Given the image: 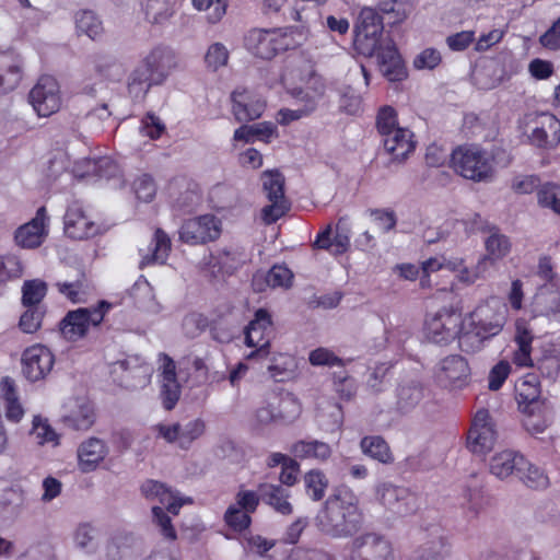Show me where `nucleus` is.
Returning <instances> with one entry per match:
<instances>
[{
	"label": "nucleus",
	"instance_id": "f257e3e1",
	"mask_svg": "<svg viewBox=\"0 0 560 560\" xmlns=\"http://www.w3.org/2000/svg\"><path fill=\"white\" fill-rule=\"evenodd\" d=\"M322 529L334 537H347L357 533L362 523L359 498L347 487H340L326 501L318 516Z\"/></svg>",
	"mask_w": 560,
	"mask_h": 560
},
{
	"label": "nucleus",
	"instance_id": "f03ea898",
	"mask_svg": "<svg viewBox=\"0 0 560 560\" xmlns=\"http://www.w3.org/2000/svg\"><path fill=\"white\" fill-rule=\"evenodd\" d=\"M508 317V307L498 299H489L479 304L470 314L475 334H465L460 338V348L465 352H476L483 341L499 335Z\"/></svg>",
	"mask_w": 560,
	"mask_h": 560
},
{
	"label": "nucleus",
	"instance_id": "7ed1b4c3",
	"mask_svg": "<svg viewBox=\"0 0 560 560\" xmlns=\"http://www.w3.org/2000/svg\"><path fill=\"white\" fill-rule=\"evenodd\" d=\"M296 30L293 27H253L243 38L245 49L256 58L271 60L281 52L295 48Z\"/></svg>",
	"mask_w": 560,
	"mask_h": 560
},
{
	"label": "nucleus",
	"instance_id": "20e7f679",
	"mask_svg": "<svg viewBox=\"0 0 560 560\" xmlns=\"http://www.w3.org/2000/svg\"><path fill=\"white\" fill-rule=\"evenodd\" d=\"M302 413V404L292 394L272 395L256 408L252 416V425L262 429L271 424H288L295 421Z\"/></svg>",
	"mask_w": 560,
	"mask_h": 560
},
{
	"label": "nucleus",
	"instance_id": "39448f33",
	"mask_svg": "<svg viewBox=\"0 0 560 560\" xmlns=\"http://www.w3.org/2000/svg\"><path fill=\"white\" fill-rule=\"evenodd\" d=\"M454 171L472 182H490L494 170L487 152L477 145H460L451 155Z\"/></svg>",
	"mask_w": 560,
	"mask_h": 560
},
{
	"label": "nucleus",
	"instance_id": "423d86ee",
	"mask_svg": "<svg viewBox=\"0 0 560 560\" xmlns=\"http://www.w3.org/2000/svg\"><path fill=\"white\" fill-rule=\"evenodd\" d=\"M112 304L103 300L93 307H79L69 311L60 322V331L63 338L69 341L84 338L92 327L102 324Z\"/></svg>",
	"mask_w": 560,
	"mask_h": 560
},
{
	"label": "nucleus",
	"instance_id": "0eeeda50",
	"mask_svg": "<svg viewBox=\"0 0 560 560\" xmlns=\"http://www.w3.org/2000/svg\"><path fill=\"white\" fill-rule=\"evenodd\" d=\"M520 125L529 142L542 149H552L560 143V120L550 113H529Z\"/></svg>",
	"mask_w": 560,
	"mask_h": 560
},
{
	"label": "nucleus",
	"instance_id": "6e6552de",
	"mask_svg": "<svg viewBox=\"0 0 560 560\" xmlns=\"http://www.w3.org/2000/svg\"><path fill=\"white\" fill-rule=\"evenodd\" d=\"M463 323V312L458 306H443L427 316L424 334L434 343H448L458 336Z\"/></svg>",
	"mask_w": 560,
	"mask_h": 560
},
{
	"label": "nucleus",
	"instance_id": "1a4fd4ad",
	"mask_svg": "<svg viewBox=\"0 0 560 560\" xmlns=\"http://www.w3.org/2000/svg\"><path fill=\"white\" fill-rule=\"evenodd\" d=\"M174 67V57L171 51L162 48L153 49L143 60L141 67L136 69L129 82V88L147 84H160Z\"/></svg>",
	"mask_w": 560,
	"mask_h": 560
},
{
	"label": "nucleus",
	"instance_id": "9d476101",
	"mask_svg": "<svg viewBox=\"0 0 560 560\" xmlns=\"http://www.w3.org/2000/svg\"><path fill=\"white\" fill-rule=\"evenodd\" d=\"M262 188L270 205L261 210L266 224L275 223L290 209V202L284 196V177L278 171H265L261 175Z\"/></svg>",
	"mask_w": 560,
	"mask_h": 560
},
{
	"label": "nucleus",
	"instance_id": "9b49d317",
	"mask_svg": "<svg viewBox=\"0 0 560 560\" xmlns=\"http://www.w3.org/2000/svg\"><path fill=\"white\" fill-rule=\"evenodd\" d=\"M206 428L205 420L196 418L185 424L179 422L158 423L153 430L156 432V438L163 439L170 444H176L183 450H188L196 440L205 434Z\"/></svg>",
	"mask_w": 560,
	"mask_h": 560
},
{
	"label": "nucleus",
	"instance_id": "f8f14e48",
	"mask_svg": "<svg viewBox=\"0 0 560 560\" xmlns=\"http://www.w3.org/2000/svg\"><path fill=\"white\" fill-rule=\"evenodd\" d=\"M28 97L34 110L42 117L51 116L62 105L59 83L51 75H42Z\"/></svg>",
	"mask_w": 560,
	"mask_h": 560
},
{
	"label": "nucleus",
	"instance_id": "ddd939ff",
	"mask_svg": "<svg viewBox=\"0 0 560 560\" xmlns=\"http://www.w3.org/2000/svg\"><path fill=\"white\" fill-rule=\"evenodd\" d=\"M221 235V221L212 214L186 220L179 229V240L189 245L213 242Z\"/></svg>",
	"mask_w": 560,
	"mask_h": 560
},
{
	"label": "nucleus",
	"instance_id": "4468645a",
	"mask_svg": "<svg viewBox=\"0 0 560 560\" xmlns=\"http://www.w3.org/2000/svg\"><path fill=\"white\" fill-rule=\"evenodd\" d=\"M54 364L55 355L46 346L33 345L22 353V374L32 383L45 380L50 374Z\"/></svg>",
	"mask_w": 560,
	"mask_h": 560
},
{
	"label": "nucleus",
	"instance_id": "2eb2a0df",
	"mask_svg": "<svg viewBox=\"0 0 560 560\" xmlns=\"http://www.w3.org/2000/svg\"><path fill=\"white\" fill-rule=\"evenodd\" d=\"M271 318L267 311L260 308L256 312L255 318L248 324L245 330V343L256 348L247 354V360L257 358L265 359L269 354L270 335L272 332Z\"/></svg>",
	"mask_w": 560,
	"mask_h": 560
},
{
	"label": "nucleus",
	"instance_id": "dca6fc26",
	"mask_svg": "<svg viewBox=\"0 0 560 560\" xmlns=\"http://www.w3.org/2000/svg\"><path fill=\"white\" fill-rule=\"evenodd\" d=\"M489 411L480 409L476 412L468 433V447L475 454L490 452L497 442V431Z\"/></svg>",
	"mask_w": 560,
	"mask_h": 560
},
{
	"label": "nucleus",
	"instance_id": "f3484780",
	"mask_svg": "<svg viewBox=\"0 0 560 560\" xmlns=\"http://www.w3.org/2000/svg\"><path fill=\"white\" fill-rule=\"evenodd\" d=\"M359 560H396L392 541L376 533H365L352 541Z\"/></svg>",
	"mask_w": 560,
	"mask_h": 560
},
{
	"label": "nucleus",
	"instance_id": "a211bd4d",
	"mask_svg": "<svg viewBox=\"0 0 560 560\" xmlns=\"http://www.w3.org/2000/svg\"><path fill=\"white\" fill-rule=\"evenodd\" d=\"M232 113L240 122L256 120L266 109V102L255 92L242 88L231 94Z\"/></svg>",
	"mask_w": 560,
	"mask_h": 560
},
{
	"label": "nucleus",
	"instance_id": "6ab92c4d",
	"mask_svg": "<svg viewBox=\"0 0 560 560\" xmlns=\"http://www.w3.org/2000/svg\"><path fill=\"white\" fill-rule=\"evenodd\" d=\"M378 501L398 515H407L416 510V498L406 488L383 482L376 488Z\"/></svg>",
	"mask_w": 560,
	"mask_h": 560
},
{
	"label": "nucleus",
	"instance_id": "aec40b11",
	"mask_svg": "<svg viewBox=\"0 0 560 560\" xmlns=\"http://www.w3.org/2000/svg\"><path fill=\"white\" fill-rule=\"evenodd\" d=\"M65 232L74 240H84L95 236L100 225L84 211L83 207L73 202L68 207L65 218Z\"/></svg>",
	"mask_w": 560,
	"mask_h": 560
},
{
	"label": "nucleus",
	"instance_id": "412c9836",
	"mask_svg": "<svg viewBox=\"0 0 560 560\" xmlns=\"http://www.w3.org/2000/svg\"><path fill=\"white\" fill-rule=\"evenodd\" d=\"M48 217L45 207L38 208L36 215L27 223L20 226L15 232L16 243L24 248H35L45 241Z\"/></svg>",
	"mask_w": 560,
	"mask_h": 560
},
{
	"label": "nucleus",
	"instance_id": "4be33fe9",
	"mask_svg": "<svg viewBox=\"0 0 560 560\" xmlns=\"http://www.w3.org/2000/svg\"><path fill=\"white\" fill-rule=\"evenodd\" d=\"M384 150L393 162L406 161L416 150L415 135L408 128L401 127L382 138Z\"/></svg>",
	"mask_w": 560,
	"mask_h": 560
},
{
	"label": "nucleus",
	"instance_id": "5701e85b",
	"mask_svg": "<svg viewBox=\"0 0 560 560\" xmlns=\"http://www.w3.org/2000/svg\"><path fill=\"white\" fill-rule=\"evenodd\" d=\"M470 371L468 362L458 354L444 358L438 368L436 377L445 386L462 387L466 384Z\"/></svg>",
	"mask_w": 560,
	"mask_h": 560
},
{
	"label": "nucleus",
	"instance_id": "b1692460",
	"mask_svg": "<svg viewBox=\"0 0 560 560\" xmlns=\"http://www.w3.org/2000/svg\"><path fill=\"white\" fill-rule=\"evenodd\" d=\"M107 454L108 447L103 440L89 438L79 445L77 451L79 469L82 472L94 471Z\"/></svg>",
	"mask_w": 560,
	"mask_h": 560
},
{
	"label": "nucleus",
	"instance_id": "393cba45",
	"mask_svg": "<svg viewBox=\"0 0 560 560\" xmlns=\"http://www.w3.org/2000/svg\"><path fill=\"white\" fill-rule=\"evenodd\" d=\"M374 56L377 58L382 73L389 81H400L405 78L404 62L390 38H386L384 46Z\"/></svg>",
	"mask_w": 560,
	"mask_h": 560
},
{
	"label": "nucleus",
	"instance_id": "a878e982",
	"mask_svg": "<svg viewBox=\"0 0 560 560\" xmlns=\"http://www.w3.org/2000/svg\"><path fill=\"white\" fill-rule=\"evenodd\" d=\"M1 402L4 417L9 422L19 423L25 416L15 381L5 376L0 382Z\"/></svg>",
	"mask_w": 560,
	"mask_h": 560
},
{
	"label": "nucleus",
	"instance_id": "bb28decb",
	"mask_svg": "<svg viewBox=\"0 0 560 560\" xmlns=\"http://www.w3.org/2000/svg\"><path fill=\"white\" fill-rule=\"evenodd\" d=\"M516 400L520 410H529V408H538L540 404H545L540 399V383L538 376L528 373L520 378L515 384Z\"/></svg>",
	"mask_w": 560,
	"mask_h": 560
},
{
	"label": "nucleus",
	"instance_id": "cd10ccee",
	"mask_svg": "<svg viewBox=\"0 0 560 560\" xmlns=\"http://www.w3.org/2000/svg\"><path fill=\"white\" fill-rule=\"evenodd\" d=\"M525 458L517 452L505 450L497 453L490 460V472L499 479H505L514 472L524 470Z\"/></svg>",
	"mask_w": 560,
	"mask_h": 560
},
{
	"label": "nucleus",
	"instance_id": "c85d7f7f",
	"mask_svg": "<svg viewBox=\"0 0 560 560\" xmlns=\"http://www.w3.org/2000/svg\"><path fill=\"white\" fill-rule=\"evenodd\" d=\"M23 74L21 59L12 54L0 52V95L14 90Z\"/></svg>",
	"mask_w": 560,
	"mask_h": 560
},
{
	"label": "nucleus",
	"instance_id": "c756f323",
	"mask_svg": "<svg viewBox=\"0 0 560 560\" xmlns=\"http://www.w3.org/2000/svg\"><path fill=\"white\" fill-rule=\"evenodd\" d=\"M261 500L282 515H291L293 505L290 503V492L280 485L260 483L258 486Z\"/></svg>",
	"mask_w": 560,
	"mask_h": 560
},
{
	"label": "nucleus",
	"instance_id": "7c9ffc66",
	"mask_svg": "<svg viewBox=\"0 0 560 560\" xmlns=\"http://www.w3.org/2000/svg\"><path fill=\"white\" fill-rule=\"evenodd\" d=\"M55 285L61 295L74 304L86 301L90 285L82 270H77L73 278L57 281Z\"/></svg>",
	"mask_w": 560,
	"mask_h": 560
},
{
	"label": "nucleus",
	"instance_id": "2f4dec72",
	"mask_svg": "<svg viewBox=\"0 0 560 560\" xmlns=\"http://www.w3.org/2000/svg\"><path fill=\"white\" fill-rule=\"evenodd\" d=\"M291 454L299 459L326 462L332 454L328 443L318 440H299L290 447Z\"/></svg>",
	"mask_w": 560,
	"mask_h": 560
},
{
	"label": "nucleus",
	"instance_id": "473e14b6",
	"mask_svg": "<svg viewBox=\"0 0 560 560\" xmlns=\"http://www.w3.org/2000/svg\"><path fill=\"white\" fill-rule=\"evenodd\" d=\"M292 94L305 101V107L294 110L289 108L280 109L277 115V121L281 125H288L314 110L315 100L323 94V84H320L319 89H315L313 93H310L308 89L306 91L294 89Z\"/></svg>",
	"mask_w": 560,
	"mask_h": 560
},
{
	"label": "nucleus",
	"instance_id": "72a5a7b5",
	"mask_svg": "<svg viewBox=\"0 0 560 560\" xmlns=\"http://www.w3.org/2000/svg\"><path fill=\"white\" fill-rule=\"evenodd\" d=\"M170 252L171 238L164 231L158 229L154 233L152 244L145 249H140L142 256L140 265L147 266L154 262L163 264L167 259Z\"/></svg>",
	"mask_w": 560,
	"mask_h": 560
},
{
	"label": "nucleus",
	"instance_id": "f704fd0d",
	"mask_svg": "<svg viewBox=\"0 0 560 560\" xmlns=\"http://www.w3.org/2000/svg\"><path fill=\"white\" fill-rule=\"evenodd\" d=\"M277 127L270 121H264L255 125H243L234 131V141L252 143L255 139L269 142L271 138L277 137Z\"/></svg>",
	"mask_w": 560,
	"mask_h": 560
},
{
	"label": "nucleus",
	"instance_id": "c9c22d12",
	"mask_svg": "<svg viewBox=\"0 0 560 560\" xmlns=\"http://www.w3.org/2000/svg\"><path fill=\"white\" fill-rule=\"evenodd\" d=\"M63 421L75 430H88L94 423L93 408L86 401L75 400L69 405V410L63 416Z\"/></svg>",
	"mask_w": 560,
	"mask_h": 560
},
{
	"label": "nucleus",
	"instance_id": "e433bc0d",
	"mask_svg": "<svg viewBox=\"0 0 560 560\" xmlns=\"http://www.w3.org/2000/svg\"><path fill=\"white\" fill-rule=\"evenodd\" d=\"M383 32L355 27L354 48L363 56H374L386 43V38L382 37Z\"/></svg>",
	"mask_w": 560,
	"mask_h": 560
},
{
	"label": "nucleus",
	"instance_id": "4c0bfd02",
	"mask_svg": "<svg viewBox=\"0 0 560 560\" xmlns=\"http://www.w3.org/2000/svg\"><path fill=\"white\" fill-rule=\"evenodd\" d=\"M246 260L245 254L237 248H223L211 256L210 265L218 267L222 275H232L241 268Z\"/></svg>",
	"mask_w": 560,
	"mask_h": 560
},
{
	"label": "nucleus",
	"instance_id": "58836bf2",
	"mask_svg": "<svg viewBox=\"0 0 560 560\" xmlns=\"http://www.w3.org/2000/svg\"><path fill=\"white\" fill-rule=\"evenodd\" d=\"M361 452L382 464H392L394 455L388 443L380 435L364 436L360 442Z\"/></svg>",
	"mask_w": 560,
	"mask_h": 560
},
{
	"label": "nucleus",
	"instance_id": "ea45409f",
	"mask_svg": "<svg viewBox=\"0 0 560 560\" xmlns=\"http://www.w3.org/2000/svg\"><path fill=\"white\" fill-rule=\"evenodd\" d=\"M450 542L447 538L438 534L425 540L417 550L416 560H446L450 556Z\"/></svg>",
	"mask_w": 560,
	"mask_h": 560
},
{
	"label": "nucleus",
	"instance_id": "a19ab883",
	"mask_svg": "<svg viewBox=\"0 0 560 560\" xmlns=\"http://www.w3.org/2000/svg\"><path fill=\"white\" fill-rule=\"evenodd\" d=\"M75 28L79 34L86 35L92 40L100 39L104 34V25L95 12L81 10L74 16Z\"/></svg>",
	"mask_w": 560,
	"mask_h": 560
},
{
	"label": "nucleus",
	"instance_id": "79ce46f5",
	"mask_svg": "<svg viewBox=\"0 0 560 560\" xmlns=\"http://www.w3.org/2000/svg\"><path fill=\"white\" fill-rule=\"evenodd\" d=\"M521 411L524 415L523 425L532 434L542 433L551 423V413L545 404H540L538 408Z\"/></svg>",
	"mask_w": 560,
	"mask_h": 560
},
{
	"label": "nucleus",
	"instance_id": "37998d69",
	"mask_svg": "<svg viewBox=\"0 0 560 560\" xmlns=\"http://www.w3.org/2000/svg\"><path fill=\"white\" fill-rule=\"evenodd\" d=\"M537 203L560 218V185L546 183L537 190Z\"/></svg>",
	"mask_w": 560,
	"mask_h": 560
},
{
	"label": "nucleus",
	"instance_id": "c03bdc74",
	"mask_svg": "<svg viewBox=\"0 0 560 560\" xmlns=\"http://www.w3.org/2000/svg\"><path fill=\"white\" fill-rule=\"evenodd\" d=\"M303 481L306 492L313 501H320L325 497L329 481L322 470L312 469L307 471L303 477Z\"/></svg>",
	"mask_w": 560,
	"mask_h": 560
},
{
	"label": "nucleus",
	"instance_id": "a18cd8bd",
	"mask_svg": "<svg viewBox=\"0 0 560 560\" xmlns=\"http://www.w3.org/2000/svg\"><path fill=\"white\" fill-rule=\"evenodd\" d=\"M46 293L47 283L44 280H27L22 287V304L27 308L39 306Z\"/></svg>",
	"mask_w": 560,
	"mask_h": 560
},
{
	"label": "nucleus",
	"instance_id": "49530a36",
	"mask_svg": "<svg viewBox=\"0 0 560 560\" xmlns=\"http://www.w3.org/2000/svg\"><path fill=\"white\" fill-rule=\"evenodd\" d=\"M485 246L487 254L483 256L488 257L491 264L504 258L511 250L509 237L498 232L489 235L485 242Z\"/></svg>",
	"mask_w": 560,
	"mask_h": 560
},
{
	"label": "nucleus",
	"instance_id": "de8ad7c7",
	"mask_svg": "<svg viewBox=\"0 0 560 560\" xmlns=\"http://www.w3.org/2000/svg\"><path fill=\"white\" fill-rule=\"evenodd\" d=\"M31 433L35 436L39 445L48 443L54 446L59 445V434L51 428L48 420L40 416H34Z\"/></svg>",
	"mask_w": 560,
	"mask_h": 560
},
{
	"label": "nucleus",
	"instance_id": "09e8293b",
	"mask_svg": "<svg viewBox=\"0 0 560 560\" xmlns=\"http://www.w3.org/2000/svg\"><path fill=\"white\" fill-rule=\"evenodd\" d=\"M174 11V5L167 0H148L145 3V15L152 23L166 22Z\"/></svg>",
	"mask_w": 560,
	"mask_h": 560
},
{
	"label": "nucleus",
	"instance_id": "8fccbe9b",
	"mask_svg": "<svg viewBox=\"0 0 560 560\" xmlns=\"http://www.w3.org/2000/svg\"><path fill=\"white\" fill-rule=\"evenodd\" d=\"M523 467L524 470L518 476L527 487L533 489H545L548 487L549 478L541 468L528 463L526 459Z\"/></svg>",
	"mask_w": 560,
	"mask_h": 560
},
{
	"label": "nucleus",
	"instance_id": "3c124183",
	"mask_svg": "<svg viewBox=\"0 0 560 560\" xmlns=\"http://www.w3.org/2000/svg\"><path fill=\"white\" fill-rule=\"evenodd\" d=\"M196 10L206 13L210 23L219 22L226 12V0H191Z\"/></svg>",
	"mask_w": 560,
	"mask_h": 560
},
{
	"label": "nucleus",
	"instance_id": "603ef678",
	"mask_svg": "<svg viewBox=\"0 0 560 560\" xmlns=\"http://www.w3.org/2000/svg\"><path fill=\"white\" fill-rule=\"evenodd\" d=\"M249 512L241 509L235 503L231 504L224 513L226 525L236 532H243L250 526L252 517Z\"/></svg>",
	"mask_w": 560,
	"mask_h": 560
},
{
	"label": "nucleus",
	"instance_id": "864d4df0",
	"mask_svg": "<svg viewBox=\"0 0 560 560\" xmlns=\"http://www.w3.org/2000/svg\"><path fill=\"white\" fill-rule=\"evenodd\" d=\"M45 310L42 306L27 308L20 317L19 327L25 334H35L40 329Z\"/></svg>",
	"mask_w": 560,
	"mask_h": 560
},
{
	"label": "nucleus",
	"instance_id": "5fc2aeb1",
	"mask_svg": "<svg viewBox=\"0 0 560 560\" xmlns=\"http://www.w3.org/2000/svg\"><path fill=\"white\" fill-rule=\"evenodd\" d=\"M116 368L127 373L124 378L127 387L143 386L149 382V373L145 366L136 365L131 371H129V362L119 361L116 363Z\"/></svg>",
	"mask_w": 560,
	"mask_h": 560
},
{
	"label": "nucleus",
	"instance_id": "6e6d98bb",
	"mask_svg": "<svg viewBox=\"0 0 560 560\" xmlns=\"http://www.w3.org/2000/svg\"><path fill=\"white\" fill-rule=\"evenodd\" d=\"M376 128L382 138L401 128L398 125L397 113L393 107L383 106L380 108L376 116Z\"/></svg>",
	"mask_w": 560,
	"mask_h": 560
},
{
	"label": "nucleus",
	"instance_id": "4d7b16f0",
	"mask_svg": "<svg viewBox=\"0 0 560 560\" xmlns=\"http://www.w3.org/2000/svg\"><path fill=\"white\" fill-rule=\"evenodd\" d=\"M398 407L404 410H410L416 407L423 398V390L418 385H404L398 389Z\"/></svg>",
	"mask_w": 560,
	"mask_h": 560
},
{
	"label": "nucleus",
	"instance_id": "13d9d810",
	"mask_svg": "<svg viewBox=\"0 0 560 560\" xmlns=\"http://www.w3.org/2000/svg\"><path fill=\"white\" fill-rule=\"evenodd\" d=\"M467 510L474 516L479 515L491 505V499L481 488H470L466 492Z\"/></svg>",
	"mask_w": 560,
	"mask_h": 560
},
{
	"label": "nucleus",
	"instance_id": "bf43d9fd",
	"mask_svg": "<svg viewBox=\"0 0 560 560\" xmlns=\"http://www.w3.org/2000/svg\"><path fill=\"white\" fill-rule=\"evenodd\" d=\"M229 57L228 48L221 43H214L209 46L205 56V62L209 69L217 71L228 65Z\"/></svg>",
	"mask_w": 560,
	"mask_h": 560
},
{
	"label": "nucleus",
	"instance_id": "052dcab7",
	"mask_svg": "<svg viewBox=\"0 0 560 560\" xmlns=\"http://www.w3.org/2000/svg\"><path fill=\"white\" fill-rule=\"evenodd\" d=\"M23 275V265L19 257L7 255L0 257V283Z\"/></svg>",
	"mask_w": 560,
	"mask_h": 560
},
{
	"label": "nucleus",
	"instance_id": "680f3d73",
	"mask_svg": "<svg viewBox=\"0 0 560 560\" xmlns=\"http://www.w3.org/2000/svg\"><path fill=\"white\" fill-rule=\"evenodd\" d=\"M292 271L282 265L273 266L265 276L266 283L271 288H289L292 284Z\"/></svg>",
	"mask_w": 560,
	"mask_h": 560
},
{
	"label": "nucleus",
	"instance_id": "e2e57ef3",
	"mask_svg": "<svg viewBox=\"0 0 560 560\" xmlns=\"http://www.w3.org/2000/svg\"><path fill=\"white\" fill-rule=\"evenodd\" d=\"M381 13L389 15L392 23L398 24L404 22L409 16V11L406 5L397 0H388L378 4Z\"/></svg>",
	"mask_w": 560,
	"mask_h": 560
},
{
	"label": "nucleus",
	"instance_id": "0e129e2a",
	"mask_svg": "<svg viewBox=\"0 0 560 560\" xmlns=\"http://www.w3.org/2000/svg\"><path fill=\"white\" fill-rule=\"evenodd\" d=\"M510 187L518 195L532 194L539 189V178L535 175H517L512 178Z\"/></svg>",
	"mask_w": 560,
	"mask_h": 560
},
{
	"label": "nucleus",
	"instance_id": "69168bd1",
	"mask_svg": "<svg viewBox=\"0 0 560 560\" xmlns=\"http://www.w3.org/2000/svg\"><path fill=\"white\" fill-rule=\"evenodd\" d=\"M369 213L382 232H389L396 226L397 218L393 210L372 209L369 210Z\"/></svg>",
	"mask_w": 560,
	"mask_h": 560
},
{
	"label": "nucleus",
	"instance_id": "338daca9",
	"mask_svg": "<svg viewBox=\"0 0 560 560\" xmlns=\"http://www.w3.org/2000/svg\"><path fill=\"white\" fill-rule=\"evenodd\" d=\"M511 372V366L508 361L498 362L489 372L488 376V387L491 390H498L501 388L505 380L508 378Z\"/></svg>",
	"mask_w": 560,
	"mask_h": 560
},
{
	"label": "nucleus",
	"instance_id": "774afa93",
	"mask_svg": "<svg viewBox=\"0 0 560 560\" xmlns=\"http://www.w3.org/2000/svg\"><path fill=\"white\" fill-rule=\"evenodd\" d=\"M539 43L542 47L549 50H557L560 48V16L539 37Z\"/></svg>",
	"mask_w": 560,
	"mask_h": 560
}]
</instances>
